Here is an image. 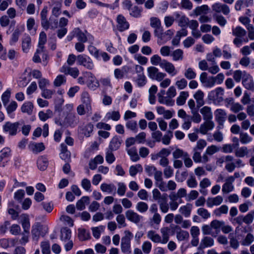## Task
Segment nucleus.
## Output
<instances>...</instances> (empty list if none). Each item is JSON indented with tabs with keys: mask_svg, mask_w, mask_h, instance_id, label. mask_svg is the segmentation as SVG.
<instances>
[{
	"mask_svg": "<svg viewBox=\"0 0 254 254\" xmlns=\"http://www.w3.org/2000/svg\"><path fill=\"white\" fill-rule=\"evenodd\" d=\"M125 236L122 238L121 248L122 252L126 254H131V240L133 237V234L128 230L124 232Z\"/></svg>",
	"mask_w": 254,
	"mask_h": 254,
	"instance_id": "f257e3e1",
	"label": "nucleus"
},
{
	"mask_svg": "<svg viewBox=\"0 0 254 254\" xmlns=\"http://www.w3.org/2000/svg\"><path fill=\"white\" fill-rule=\"evenodd\" d=\"M224 89L222 87H218L210 91L208 94L209 99L212 100L214 103L219 104L224 100Z\"/></svg>",
	"mask_w": 254,
	"mask_h": 254,
	"instance_id": "f03ea898",
	"label": "nucleus"
},
{
	"mask_svg": "<svg viewBox=\"0 0 254 254\" xmlns=\"http://www.w3.org/2000/svg\"><path fill=\"white\" fill-rule=\"evenodd\" d=\"M19 125V122H7L3 125L2 129L4 132L8 133L10 135H15L17 133Z\"/></svg>",
	"mask_w": 254,
	"mask_h": 254,
	"instance_id": "7ed1b4c3",
	"label": "nucleus"
},
{
	"mask_svg": "<svg viewBox=\"0 0 254 254\" xmlns=\"http://www.w3.org/2000/svg\"><path fill=\"white\" fill-rule=\"evenodd\" d=\"M212 9L216 13H222L225 15L229 14L230 11V8L227 5L219 2L214 3L212 5Z\"/></svg>",
	"mask_w": 254,
	"mask_h": 254,
	"instance_id": "20e7f679",
	"label": "nucleus"
},
{
	"mask_svg": "<svg viewBox=\"0 0 254 254\" xmlns=\"http://www.w3.org/2000/svg\"><path fill=\"white\" fill-rule=\"evenodd\" d=\"M77 63L79 65H82L89 69H93L94 64L92 60L89 58L80 55L77 57Z\"/></svg>",
	"mask_w": 254,
	"mask_h": 254,
	"instance_id": "39448f33",
	"label": "nucleus"
},
{
	"mask_svg": "<svg viewBox=\"0 0 254 254\" xmlns=\"http://www.w3.org/2000/svg\"><path fill=\"white\" fill-rule=\"evenodd\" d=\"M161 67L164 69L171 76L175 75L178 72L174 64L166 60H163V62L161 64Z\"/></svg>",
	"mask_w": 254,
	"mask_h": 254,
	"instance_id": "423d86ee",
	"label": "nucleus"
},
{
	"mask_svg": "<svg viewBox=\"0 0 254 254\" xmlns=\"http://www.w3.org/2000/svg\"><path fill=\"white\" fill-rule=\"evenodd\" d=\"M117 27L119 31L122 32L129 28V24L126 18L122 15H119L117 18Z\"/></svg>",
	"mask_w": 254,
	"mask_h": 254,
	"instance_id": "0eeeda50",
	"label": "nucleus"
},
{
	"mask_svg": "<svg viewBox=\"0 0 254 254\" xmlns=\"http://www.w3.org/2000/svg\"><path fill=\"white\" fill-rule=\"evenodd\" d=\"M126 216L129 221L135 224L139 223L142 219L141 216L132 210H128L126 212Z\"/></svg>",
	"mask_w": 254,
	"mask_h": 254,
	"instance_id": "6e6552de",
	"label": "nucleus"
},
{
	"mask_svg": "<svg viewBox=\"0 0 254 254\" xmlns=\"http://www.w3.org/2000/svg\"><path fill=\"white\" fill-rule=\"evenodd\" d=\"M214 115L216 122L219 125L223 126L226 119V111L222 109H218L214 112Z\"/></svg>",
	"mask_w": 254,
	"mask_h": 254,
	"instance_id": "1a4fd4ad",
	"label": "nucleus"
},
{
	"mask_svg": "<svg viewBox=\"0 0 254 254\" xmlns=\"http://www.w3.org/2000/svg\"><path fill=\"white\" fill-rule=\"evenodd\" d=\"M78 121V119L75 114L69 112L64 120V124L65 126H72L77 124Z\"/></svg>",
	"mask_w": 254,
	"mask_h": 254,
	"instance_id": "9d476101",
	"label": "nucleus"
},
{
	"mask_svg": "<svg viewBox=\"0 0 254 254\" xmlns=\"http://www.w3.org/2000/svg\"><path fill=\"white\" fill-rule=\"evenodd\" d=\"M234 178L232 177H228L225 180V183L222 186V191L224 193H228L232 191L234 189L233 183Z\"/></svg>",
	"mask_w": 254,
	"mask_h": 254,
	"instance_id": "9b49d317",
	"label": "nucleus"
},
{
	"mask_svg": "<svg viewBox=\"0 0 254 254\" xmlns=\"http://www.w3.org/2000/svg\"><path fill=\"white\" fill-rule=\"evenodd\" d=\"M60 71L65 74L70 75L74 78H76L79 74V71L77 67H70L67 66H63Z\"/></svg>",
	"mask_w": 254,
	"mask_h": 254,
	"instance_id": "f8f14e48",
	"label": "nucleus"
},
{
	"mask_svg": "<svg viewBox=\"0 0 254 254\" xmlns=\"http://www.w3.org/2000/svg\"><path fill=\"white\" fill-rule=\"evenodd\" d=\"M205 122L200 126L199 131L205 134L208 130L212 129L214 127V123L212 120H204Z\"/></svg>",
	"mask_w": 254,
	"mask_h": 254,
	"instance_id": "ddd939ff",
	"label": "nucleus"
},
{
	"mask_svg": "<svg viewBox=\"0 0 254 254\" xmlns=\"http://www.w3.org/2000/svg\"><path fill=\"white\" fill-rule=\"evenodd\" d=\"M214 239L208 236H205L201 240L198 249H203L207 247H211L214 245Z\"/></svg>",
	"mask_w": 254,
	"mask_h": 254,
	"instance_id": "4468645a",
	"label": "nucleus"
},
{
	"mask_svg": "<svg viewBox=\"0 0 254 254\" xmlns=\"http://www.w3.org/2000/svg\"><path fill=\"white\" fill-rule=\"evenodd\" d=\"M223 197L220 195H217L215 197H208L206 201V204L208 207H212L214 205H219L223 202Z\"/></svg>",
	"mask_w": 254,
	"mask_h": 254,
	"instance_id": "2eb2a0df",
	"label": "nucleus"
},
{
	"mask_svg": "<svg viewBox=\"0 0 254 254\" xmlns=\"http://www.w3.org/2000/svg\"><path fill=\"white\" fill-rule=\"evenodd\" d=\"M122 142L121 138L120 137L115 136L111 140L108 149L113 151L117 150L120 148Z\"/></svg>",
	"mask_w": 254,
	"mask_h": 254,
	"instance_id": "dca6fc26",
	"label": "nucleus"
},
{
	"mask_svg": "<svg viewBox=\"0 0 254 254\" xmlns=\"http://www.w3.org/2000/svg\"><path fill=\"white\" fill-rule=\"evenodd\" d=\"M167 194H163L161 197V200L159 201V207L162 211L164 213H167L169 209V204L167 201Z\"/></svg>",
	"mask_w": 254,
	"mask_h": 254,
	"instance_id": "f3484780",
	"label": "nucleus"
},
{
	"mask_svg": "<svg viewBox=\"0 0 254 254\" xmlns=\"http://www.w3.org/2000/svg\"><path fill=\"white\" fill-rule=\"evenodd\" d=\"M200 112L203 116L204 120H212V113L210 107L204 106L200 109Z\"/></svg>",
	"mask_w": 254,
	"mask_h": 254,
	"instance_id": "a211bd4d",
	"label": "nucleus"
},
{
	"mask_svg": "<svg viewBox=\"0 0 254 254\" xmlns=\"http://www.w3.org/2000/svg\"><path fill=\"white\" fill-rule=\"evenodd\" d=\"M81 100L82 103L85 105L86 110L88 111H91V99L88 92L85 91L82 93Z\"/></svg>",
	"mask_w": 254,
	"mask_h": 254,
	"instance_id": "6ab92c4d",
	"label": "nucleus"
},
{
	"mask_svg": "<svg viewBox=\"0 0 254 254\" xmlns=\"http://www.w3.org/2000/svg\"><path fill=\"white\" fill-rule=\"evenodd\" d=\"M242 84L248 90H254V82L250 75H246L242 80Z\"/></svg>",
	"mask_w": 254,
	"mask_h": 254,
	"instance_id": "aec40b11",
	"label": "nucleus"
},
{
	"mask_svg": "<svg viewBox=\"0 0 254 254\" xmlns=\"http://www.w3.org/2000/svg\"><path fill=\"white\" fill-rule=\"evenodd\" d=\"M48 10L47 7H44L41 11L40 13L41 19V25L44 29L47 30L48 29V18H47Z\"/></svg>",
	"mask_w": 254,
	"mask_h": 254,
	"instance_id": "412c9836",
	"label": "nucleus"
},
{
	"mask_svg": "<svg viewBox=\"0 0 254 254\" xmlns=\"http://www.w3.org/2000/svg\"><path fill=\"white\" fill-rule=\"evenodd\" d=\"M21 223L24 230V232L27 233L29 232L30 228V221L28 215L27 214H22L20 216Z\"/></svg>",
	"mask_w": 254,
	"mask_h": 254,
	"instance_id": "4be33fe9",
	"label": "nucleus"
},
{
	"mask_svg": "<svg viewBox=\"0 0 254 254\" xmlns=\"http://www.w3.org/2000/svg\"><path fill=\"white\" fill-rule=\"evenodd\" d=\"M40 55H42V59L43 61L46 60L47 59V55L45 53L44 50L40 49V48H38L36 50V53L34 54V56L33 58V61L35 63H40L41 62V58L40 57Z\"/></svg>",
	"mask_w": 254,
	"mask_h": 254,
	"instance_id": "5701e85b",
	"label": "nucleus"
},
{
	"mask_svg": "<svg viewBox=\"0 0 254 254\" xmlns=\"http://www.w3.org/2000/svg\"><path fill=\"white\" fill-rule=\"evenodd\" d=\"M41 230V225L38 223L35 224L32 226L31 233L33 240L35 241L38 240L40 236Z\"/></svg>",
	"mask_w": 254,
	"mask_h": 254,
	"instance_id": "b1692460",
	"label": "nucleus"
},
{
	"mask_svg": "<svg viewBox=\"0 0 254 254\" xmlns=\"http://www.w3.org/2000/svg\"><path fill=\"white\" fill-rule=\"evenodd\" d=\"M193 97L196 100L197 107H200L204 105V93L202 91L198 90L193 95Z\"/></svg>",
	"mask_w": 254,
	"mask_h": 254,
	"instance_id": "393cba45",
	"label": "nucleus"
},
{
	"mask_svg": "<svg viewBox=\"0 0 254 254\" xmlns=\"http://www.w3.org/2000/svg\"><path fill=\"white\" fill-rule=\"evenodd\" d=\"M90 199L88 196H84L78 200L76 204V207L78 210H82L85 208V204L89 203Z\"/></svg>",
	"mask_w": 254,
	"mask_h": 254,
	"instance_id": "a878e982",
	"label": "nucleus"
},
{
	"mask_svg": "<svg viewBox=\"0 0 254 254\" xmlns=\"http://www.w3.org/2000/svg\"><path fill=\"white\" fill-rule=\"evenodd\" d=\"M31 39L29 36H26L22 41V50L25 53H27L31 47Z\"/></svg>",
	"mask_w": 254,
	"mask_h": 254,
	"instance_id": "bb28decb",
	"label": "nucleus"
},
{
	"mask_svg": "<svg viewBox=\"0 0 254 254\" xmlns=\"http://www.w3.org/2000/svg\"><path fill=\"white\" fill-rule=\"evenodd\" d=\"M192 209V205L187 203L186 205L181 206L179 208V212L186 217L190 216Z\"/></svg>",
	"mask_w": 254,
	"mask_h": 254,
	"instance_id": "cd10ccee",
	"label": "nucleus"
},
{
	"mask_svg": "<svg viewBox=\"0 0 254 254\" xmlns=\"http://www.w3.org/2000/svg\"><path fill=\"white\" fill-rule=\"evenodd\" d=\"M184 52L180 49H178L174 50L171 56L172 57L174 61H182L184 59Z\"/></svg>",
	"mask_w": 254,
	"mask_h": 254,
	"instance_id": "c85d7f7f",
	"label": "nucleus"
},
{
	"mask_svg": "<svg viewBox=\"0 0 254 254\" xmlns=\"http://www.w3.org/2000/svg\"><path fill=\"white\" fill-rule=\"evenodd\" d=\"M52 3L53 5H55L52 9V16L57 18L61 13V3L58 1L52 0Z\"/></svg>",
	"mask_w": 254,
	"mask_h": 254,
	"instance_id": "c756f323",
	"label": "nucleus"
},
{
	"mask_svg": "<svg viewBox=\"0 0 254 254\" xmlns=\"http://www.w3.org/2000/svg\"><path fill=\"white\" fill-rule=\"evenodd\" d=\"M48 165V159L43 156L39 157L37 160V166L38 168L42 171L45 170Z\"/></svg>",
	"mask_w": 254,
	"mask_h": 254,
	"instance_id": "7c9ffc66",
	"label": "nucleus"
},
{
	"mask_svg": "<svg viewBox=\"0 0 254 254\" xmlns=\"http://www.w3.org/2000/svg\"><path fill=\"white\" fill-rule=\"evenodd\" d=\"M189 96V93L186 91H182L180 93V95L177 98L176 103L178 105H183Z\"/></svg>",
	"mask_w": 254,
	"mask_h": 254,
	"instance_id": "2f4dec72",
	"label": "nucleus"
},
{
	"mask_svg": "<svg viewBox=\"0 0 254 254\" xmlns=\"http://www.w3.org/2000/svg\"><path fill=\"white\" fill-rule=\"evenodd\" d=\"M147 236L154 243H161V236L153 230L148 231Z\"/></svg>",
	"mask_w": 254,
	"mask_h": 254,
	"instance_id": "473e14b6",
	"label": "nucleus"
},
{
	"mask_svg": "<svg viewBox=\"0 0 254 254\" xmlns=\"http://www.w3.org/2000/svg\"><path fill=\"white\" fill-rule=\"evenodd\" d=\"M228 212V207L226 205H222L220 207L215 209L213 211L214 214L220 217L222 214H226Z\"/></svg>",
	"mask_w": 254,
	"mask_h": 254,
	"instance_id": "72a5a7b5",
	"label": "nucleus"
},
{
	"mask_svg": "<svg viewBox=\"0 0 254 254\" xmlns=\"http://www.w3.org/2000/svg\"><path fill=\"white\" fill-rule=\"evenodd\" d=\"M246 31L240 26L232 29V34L237 37H243L246 35Z\"/></svg>",
	"mask_w": 254,
	"mask_h": 254,
	"instance_id": "f704fd0d",
	"label": "nucleus"
},
{
	"mask_svg": "<svg viewBox=\"0 0 254 254\" xmlns=\"http://www.w3.org/2000/svg\"><path fill=\"white\" fill-rule=\"evenodd\" d=\"M33 105L30 102H27L24 103L21 106V109L23 113H25L28 115H31L32 113Z\"/></svg>",
	"mask_w": 254,
	"mask_h": 254,
	"instance_id": "c9c22d12",
	"label": "nucleus"
},
{
	"mask_svg": "<svg viewBox=\"0 0 254 254\" xmlns=\"http://www.w3.org/2000/svg\"><path fill=\"white\" fill-rule=\"evenodd\" d=\"M61 239L62 241H66L68 240L71 237V231L67 228H63L61 231Z\"/></svg>",
	"mask_w": 254,
	"mask_h": 254,
	"instance_id": "e433bc0d",
	"label": "nucleus"
},
{
	"mask_svg": "<svg viewBox=\"0 0 254 254\" xmlns=\"http://www.w3.org/2000/svg\"><path fill=\"white\" fill-rule=\"evenodd\" d=\"M101 190L104 192L112 193L113 191H115L116 188L114 184H108L103 183L100 186Z\"/></svg>",
	"mask_w": 254,
	"mask_h": 254,
	"instance_id": "4c0bfd02",
	"label": "nucleus"
},
{
	"mask_svg": "<svg viewBox=\"0 0 254 254\" xmlns=\"http://www.w3.org/2000/svg\"><path fill=\"white\" fill-rule=\"evenodd\" d=\"M127 152L132 161L136 162L139 159V157L137 154V149L135 147H133L127 149Z\"/></svg>",
	"mask_w": 254,
	"mask_h": 254,
	"instance_id": "58836bf2",
	"label": "nucleus"
},
{
	"mask_svg": "<svg viewBox=\"0 0 254 254\" xmlns=\"http://www.w3.org/2000/svg\"><path fill=\"white\" fill-rule=\"evenodd\" d=\"M53 115V112L50 110H47L46 112L40 111L38 114L40 119L42 121H45L47 119L52 118Z\"/></svg>",
	"mask_w": 254,
	"mask_h": 254,
	"instance_id": "ea45409f",
	"label": "nucleus"
},
{
	"mask_svg": "<svg viewBox=\"0 0 254 254\" xmlns=\"http://www.w3.org/2000/svg\"><path fill=\"white\" fill-rule=\"evenodd\" d=\"M223 221L218 220H214L210 222L212 229L215 230L216 234H218L220 232L221 227L223 226Z\"/></svg>",
	"mask_w": 254,
	"mask_h": 254,
	"instance_id": "a19ab883",
	"label": "nucleus"
},
{
	"mask_svg": "<svg viewBox=\"0 0 254 254\" xmlns=\"http://www.w3.org/2000/svg\"><path fill=\"white\" fill-rule=\"evenodd\" d=\"M249 153V150L247 147L243 146L238 148L235 152V154L238 157H244Z\"/></svg>",
	"mask_w": 254,
	"mask_h": 254,
	"instance_id": "79ce46f5",
	"label": "nucleus"
},
{
	"mask_svg": "<svg viewBox=\"0 0 254 254\" xmlns=\"http://www.w3.org/2000/svg\"><path fill=\"white\" fill-rule=\"evenodd\" d=\"M47 42V35L44 32H41L40 34L38 48L45 49L44 45Z\"/></svg>",
	"mask_w": 254,
	"mask_h": 254,
	"instance_id": "37998d69",
	"label": "nucleus"
},
{
	"mask_svg": "<svg viewBox=\"0 0 254 254\" xmlns=\"http://www.w3.org/2000/svg\"><path fill=\"white\" fill-rule=\"evenodd\" d=\"M169 229L168 227H164L161 229V233L162 234V240L161 239V243L162 244H166L169 240Z\"/></svg>",
	"mask_w": 254,
	"mask_h": 254,
	"instance_id": "c03bdc74",
	"label": "nucleus"
},
{
	"mask_svg": "<svg viewBox=\"0 0 254 254\" xmlns=\"http://www.w3.org/2000/svg\"><path fill=\"white\" fill-rule=\"evenodd\" d=\"M136 209L140 213H145L148 209V205L145 202L139 201L136 205Z\"/></svg>",
	"mask_w": 254,
	"mask_h": 254,
	"instance_id": "a18cd8bd",
	"label": "nucleus"
},
{
	"mask_svg": "<svg viewBox=\"0 0 254 254\" xmlns=\"http://www.w3.org/2000/svg\"><path fill=\"white\" fill-rule=\"evenodd\" d=\"M66 81V78L63 75H59L55 78L54 81V85L56 87H59Z\"/></svg>",
	"mask_w": 254,
	"mask_h": 254,
	"instance_id": "49530a36",
	"label": "nucleus"
},
{
	"mask_svg": "<svg viewBox=\"0 0 254 254\" xmlns=\"http://www.w3.org/2000/svg\"><path fill=\"white\" fill-rule=\"evenodd\" d=\"M48 29H55L58 26V20L57 17L51 16L49 20L48 21Z\"/></svg>",
	"mask_w": 254,
	"mask_h": 254,
	"instance_id": "de8ad7c7",
	"label": "nucleus"
},
{
	"mask_svg": "<svg viewBox=\"0 0 254 254\" xmlns=\"http://www.w3.org/2000/svg\"><path fill=\"white\" fill-rule=\"evenodd\" d=\"M76 37H77L78 41L84 43L87 41V38L84 33H83L79 29L77 28L74 30Z\"/></svg>",
	"mask_w": 254,
	"mask_h": 254,
	"instance_id": "09e8293b",
	"label": "nucleus"
},
{
	"mask_svg": "<svg viewBox=\"0 0 254 254\" xmlns=\"http://www.w3.org/2000/svg\"><path fill=\"white\" fill-rule=\"evenodd\" d=\"M209 10V7L207 5H203L197 7L194 10V12L196 15H199L202 13L206 14Z\"/></svg>",
	"mask_w": 254,
	"mask_h": 254,
	"instance_id": "8fccbe9b",
	"label": "nucleus"
},
{
	"mask_svg": "<svg viewBox=\"0 0 254 254\" xmlns=\"http://www.w3.org/2000/svg\"><path fill=\"white\" fill-rule=\"evenodd\" d=\"M106 118L108 119H111L115 121H118L120 118V115L118 111H112L106 114Z\"/></svg>",
	"mask_w": 254,
	"mask_h": 254,
	"instance_id": "3c124183",
	"label": "nucleus"
},
{
	"mask_svg": "<svg viewBox=\"0 0 254 254\" xmlns=\"http://www.w3.org/2000/svg\"><path fill=\"white\" fill-rule=\"evenodd\" d=\"M78 231V238L81 241H85L89 239L90 237L89 233L86 231L84 229H79Z\"/></svg>",
	"mask_w": 254,
	"mask_h": 254,
	"instance_id": "603ef678",
	"label": "nucleus"
},
{
	"mask_svg": "<svg viewBox=\"0 0 254 254\" xmlns=\"http://www.w3.org/2000/svg\"><path fill=\"white\" fill-rule=\"evenodd\" d=\"M158 101L160 103L164 104L167 106H172L174 103V101L168 96L165 97L160 96L159 99H158Z\"/></svg>",
	"mask_w": 254,
	"mask_h": 254,
	"instance_id": "864d4df0",
	"label": "nucleus"
},
{
	"mask_svg": "<svg viewBox=\"0 0 254 254\" xmlns=\"http://www.w3.org/2000/svg\"><path fill=\"white\" fill-rule=\"evenodd\" d=\"M113 150L108 149L106 152L105 159L107 163L109 164L113 163L116 159V158L113 153Z\"/></svg>",
	"mask_w": 254,
	"mask_h": 254,
	"instance_id": "5fc2aeb1",
	"label": "nucleus"
},
{
	"mask_svg": "<svg viewBox=\"0 0 254 254\" xmlns=\"http://www.w3.org/2000/svg\"><path fill=\"white\" fill-rule=\"evenodd\" d=\"M55 93V90L46 88L42 90L41 95L45 99H49L52 98Z\"/></svg>",
	"mask_w": 254,
	"mask_h": 254,
	"instance_id": "6e6d98bb",
	"label": "nucleus"
},
{
	"mask_svg": "<svg viewBox=\"0 0 254 254\" xmlns=\"http://www.w3.org/2000/svg\"><path fill=\"white\" fill-rule=\"evenodd\" d=\"M104 228L105 227L103 226H100L99 227L92 228V231L93 236L95 238L98 239L100 236L101 232L104 231Z\"/></svg>",
	"mask_w": 254,
	"mask_h": 254,
	"instance_id": "4d7b16f0",
	"label": "nucleus"
},
{
	"mask_svg": "<svg viewBox=\"0 0 254 254\" xmlns=\"http://www.w3.org/2000/svg\"><path fill=\"white\" fill-rule=\"evenodd\" d=\"M240 140L242 143L247 144L252 140V138L247 133L241 132L240 134Z\"/></svg>",
	"mask_w": 254,
	"mask_h": 254,
	"instance_id": "13d9d810",
	"label": "nucleus"
},
{
	"mask_svg": "<svg viewBox=\"0 0 254 254\" xmlns=\"http://www.w3.org/2000/svg\"><path fill=\"white\" fill-rule=\"evenodd\" d=\"M191 113L192 114V116L190 117V121L192 120L194 123H199L201 122V117L197 110L192 111Z\"/></svg>",
	"mask_w": 254,
	"mask_h": 254,
	"instance_id": "bf43d9fd",
	"label": "nucleus"
},
{
	"mask_svg": "<svg viewBox=\"0 0 254 254\" xmlns=\"http://www.w3.org/2000/svg\"><path fill=\"white\" fill-rule=\"evenodd\" d=\"M177 238L179 241H184L189 238V234L187 231L180 230L177 233Z\"/></svg>",
	"mask_w": 254,
	"mask_h": 254,
	"instance_id": "052dcab7",
	"label": "nucleus"
},
{
	"mask_svg": "<svg viewBox=\"0 0 254 254\" xmlns=\"http://www.w3.org/2000/svg\"><path fill=\"white\" fill-rule=\"evenodd\" d=\"M141 166L139 164L131 166L129 168V172L131 176H134L140 171H142Z\"/></svg>",
	"mask_w": 254,
	"mask_h": 254,
	"instance_id": "680f3d73",
	"label": "nucleus"
},
{
	"mask_svg": "<svg viewBox=\"0 0 254 254\" xmlns=\"http://www.w3.org/2000/svg\"><path fill=\"white\" fill-rule=\"evenodd\" d=\"M254 241V236L251 233H248L244 241L242 242L243 246H249Z\"/></svg>",
	"mask_w": 254,
	"mask_h": 254,
	"instance_id": "e2e57ef3",
	"label": "nucleus"
},
{
	"mask_svg": "<svg viewBox=\"0 0 254 254\" xmlns=\"http://www.w3.org/2000/svg\"><path fill=\"white\" fill-rule=\"evenodd\" d=\"M245 75H246V71L243 72L240 70H237L234 72L233 78L236 82H239L241 81L242 76Z\"/></svg>",
	"mask_w": 254,
	"mask_h": 254,
	"instance_id": "0e129e2a",
	"label": "nucleus"
},
{
	"mask_svg": "<svg viewBox=\"0 0 254 254\" xmlns=\"http://www.w3.org/2000/svg\"><path fill=\"white\" fill-rule=\"evenodd\" d=\"M184 75L188 79H194L196 76V73L190 67H189L186 70Z\"/></svg>",
	"mask_w": 254,
	"mask_h": 254,
	"instance_id": "69168bd1",
	"label": "nucleus"
},
{
	"mask_svg": "<svg viewBox=\"0 0 254 254\" xmlns=\"http://www.w3.org/2000/svg\"><path fill=\"white\" fill-rule=\"evenodd\" d=\"M150 26L153 28H158L161 26L160 19L155 17L150 18Z\"/></svg>",
	"mask_w": 254,
	"mask_h": 254,
	"instance_id": "338daca9",
	"label": "nucleus"
},
{
	"mask_svg": "<svg viewBox=\"0 0 254 254\" xmlns=\"http://www.w3.org/2000/svg\"><path fill=\"white\" fill-rule=\"evenodd\" d=\"M244 223L247 224H251L254 218V211H252L248 213L246 216H244Z\"/></svg>",
	"mask_w": 254,
	"mask_h": 254,
	"instance_id": "774afa93",
	"label": "nucleus"
}]
</instances>
